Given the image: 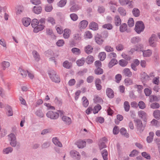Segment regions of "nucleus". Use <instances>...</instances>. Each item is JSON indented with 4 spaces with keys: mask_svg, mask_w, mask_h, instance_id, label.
<instances>
[{
    "mask_svg": "<svg viewBox=\"0 0 160 160\" xmlns=\"http://www.w3.org/2000/svg\"><path fill=\"white\" fill-rule=\"evenodd\" d=\"M153 115L154 117L157 119H160V111L157 109L153 112Z\"/></svg>",
    "mask_w": 160,
    "mask_h": 160,
    "instance_id": "nucleus-27",
    "label": "nucleus"
},
{
    "mask_svg": "<svg viewBox=\"0 0 160 160\" xmlns=\"http://www.w3.org/2000/svg\"><path fill=\"white\" fill-rule=\"evenodd\" d=\"M141 39L139 37H134L132 38L131 40V42L132 43L135 44L139 42Z\"/></svg>",
    "mask_w": 160,
    "mask_h": 160,
    "instance_id": "nucleus-39",
    "label": "nucleus"
},
{
    "mask_svg": "<svg viewBox=\"0 0 160 160\" xmlns=\"http://www.w3.org/2000/svg\"><path fill=\"white\" fill-rule=\"evenodd\" d=\"M156 35L154 34H152L150 38L149 39V43L150 45L152 47L155 46V44L153 42L156 37Z\"/></svg>",
    "mask_w": 160,
    "mask_h": 160,
    "instance_id": "nucleus-16",
    "label": "nucleus"
},
{
    "mask_svg": "<svg viewBox=\"0 0 160 160\" xmlns=\"http://www.w3.org/2000/svg\"><path fill=\"white\" fill-rule=\"evenodd\" d=\"M82 100L83 106L85 107H87L89 104V102L86 98L85 96L83 97L82 98Z\"/></svg>",
    "mask_w": 160,
    "mask_h": 160,
    "instance_id": "nucleus-34",
    "label": "nucleus"
},
{
    "mask_svg": "<svg viewBox=\"0 0 160 160\" xmlns=\"http://www.w3.org/2000/svg\"><path fill=\"white\" fill-rule=\"evenodd\" d=\"M101 153L104 160H107L108 152L107 150L106 149H104L102 151Z\"/></svg>",
    "mask_w": 160,
    "mask_h": 160,
    "instance_id": "nucleus-35",
    "label": "nucleus"
},
{
    "mask_svg": "<svg viewBox=\"0 0 160 160\" xmlns=\"http://www.w3.org/2000/svg\"><path fill=\"white\" fill-rule=\"evenodd\" d=\"M63 66L64 68L69 69L71 67L72 64L69 62L68 61H66L63 62Z\"/></svg>",
    "mask_w": 160,
    "mask_h": 160,
    "instance_id": "nucleus-40",
    "label": "nucleus"
},
{
    "mask_svg": "<svg viewBox=\"0 0 160 160\" xmlns=\"http://www.w3.org/2000/svg\"><path fill=\"white\" fill-rule=\"evenodd\" d=\"M85 62V58H82L80 59L77 60L76 62V63L78 66L80 67L83 66Z\"/></svg>",
    "mask_w": 160,
    "mask_h": 160,
    "instance_id": "nucleus-29",
    "label": "nucleus"
},
{
    "mask_svg": "<svg viewBox=\"0 0 160 160\" xmlns=\"http://www.w3.org/2000/svg\"><path fill=\"white\" fill-rule=\"evenodd\" d=\"M46 33L47 35L50 37H52L53 35L52 30L51 28H47L46 29Z\"/></svg>",
    "mask_w": 160,
    "mask_h": 160,
    "instance_id": "nucleus-47",
    "label": "nucleus"
},
{
    "mask_svg": "<svg viewBox=\"0 0 160 160\" xmlns=\"http://www.w3.org/2000/svg\"><path fill=\"white\" fill-rule=\"evenodd\" d=\"M127 25L125 23H123L120 26L119 30L121 32H124L125 31H126L127 32H130V29H127Z\"/></svg>",
    "mask_w": 160,
    "mask_h": 160,
    "instance_id": "nucleus-7",
    "label": "nucleus"
},
{
    "mask_svg": "<svg viewBox=\"0 0 160 160\" xmlns=\"http://www.w3.org/2000/svg\"><path fill=\"white\" fill-rule=\"evenodd\" d=\"M62 120L66 124L68 125L71 124L72 122L71 118L66 116H63L62 117Z\"/></svg>",
    "mask_w": 160,
    "mask_h": 160,
    "instance_id": "nucleus-15",
    "label": "nucleus"
},
{
    "mask_svg": "<svg viewBox=\"0 0 160 160\" xmlns=\"http://www.w3.org/2000/svg\"><path fill=\"white\" fill-rule=\"evenodd\" d=\"M9 139L10 141V144L13 147H17V148L19 149L20 147L19 143L17 144V141L15 135L13 133H11L8 135Z\"/></svg>",
    "mask_w": 160,
    "mask_h": 160,
    "instance_id": "nucleus-3",
    "label": "nucleus"
},
{
    "mask_svg": "<svg viewBox=\"0 0 160 160\" xmlns=\"http://www.w3.org/2000/svg\"><path fill=\"white\" fill-rule=\"evenodd\" d=\"M94 61V58L91 55H89L86 58L85 61L88 64L92 63Z\"/></svg>",
    "mask_w": 160,
    "mask_h": 160,
    "instance_id": "nucleus-24",
    "label": "nucleus"
},
{
    "mask_svg": "<svg viewBox=\"0 0 160 160\" xmlns=\"http://www.w3.org/2000/svg\"><path fill=\"white\" fill-rule=\"evenodd\" d=\"M134 88H137V92L139 93H141L142 90L143 89L142 86L139 85H135L134 86Z\"/></svg>",
    "mask_w": 160,
    "mask_h": 160,
    "instance_id": "nucleus-45",
    "label": "nucleus"
},
{
    "mask_svg": "<svg viewBox=\"0 0 160 160\" xmlns=\"http://www.w3.org/2000/svg\"><path fill=\"white\" fill-rule=\"evenodd\" d=\"M142 155L144 158L150 160L151 159V156L149 154L146 152H143L142 153Z\"/></svg>",
    "mask_w": 160,
    "mask_h": 160,
    "instance_id": "nucleus-62",
    "label": "nucleus"
},
{
    "mask_svg": "<svg viewBox=\"0 0 160 160\" xmlns=\"http://www.w3.org/2000/svg\"><path fill=\"white\" fill-rule=\"evenodd\" d=\"M128 63V61L125 59H121L119 61L118 63L122 67H125L127 65Z\"/></svg>",
    "mask_w": 160,
    "mask_h": 160,
    "instance_id": "nucleus-31",
    "label": "nucleus"
},
{
    "mask_svg": "<svg viewBox=\"0 0 160 160\" xmlns=\"http://www.w3.org/2000/svg\"><path fill=\"white\" fill-rule=\"evenodd\" d=\"M10 65L9 62H8L3 61L2 63V65L3 70H5L6 68H8Z\"/></svg>",
    "mask_w": 160,
    "mask_h": 160,
    "instance_id": "nucleus-43",
    "label": "nucleus"
},
{
    "mask_svg": "<svg viewBox=\"0 0 160 160\" xmlns=\"http://www.w3.org/2000/svg\"><path fill=\"white\" fill-rule=\"evenodd\" d=\"M47 21L49 23L52 24V25H53L55 24V21L54 19L52 17H48L47 19Z\"/></svg>",
    "mask_w": 160,
    "mask_h": 160,
    "instance_id": "nucleus-49",
    "label": "nucleus"
},
{
    "mask_svg": "<svg viewBox=\"0 0 160 160\" xmlns=\"http://www.w3.org/2000/svg\"><path fill=\"white\" fill-rule=\"evenodd\" d=\"M101 61L104 60L106 58V54L104 52H100L98 55Z\"/></svg>",
    "mask_w": 160,
    "mask_h": 160,
    "instance_id": "nucleus-44",
    "label": "nucleus"
},
{
    "mask_svg": "<svg viewBox=\"0 0 160 160\" xmlns=\"http://www.w3.org/2000/svg\"><path fill=\"white\" fill-rule=\"evenodd\" d=\"M144 28V24L142 21H139L136 22L134 30L138 34H140L143 32Z\"/></svg>",
    "mask_w": 160,
    "mask_h": 160,
    "instance_id": "nucleus-4",
    "label": "nucleus"
},
{
    "mask_svg": "<svg viewBox=\"0 0 160 160\" xmlns=\"http://www.w3.org/2000/svg\"><path fill=\"white\" fill-rule=\"evenodd\" d=\"M159 107V104L157 102L153 103L150 105V108L153 109L158 108Z\"/></svg>",
    "mask_w": 160,
    "mask_h": 160,
    "instance_id": "nucleus-50",
    "label": "nucleus"
},
{
    "mask_svg": "<svg viewBox=\"0 0 160 160\" xmlns=\"http://www.w3.org/2000/svg\"><path fill=\"white\" fill-rule=\"evenodd\" d=\"M79 9V7L77 5H73L70 8V10L71 12H75L76 11L78 10Z\"/></svg>",
    "mask_w": 160,
    "mask_h": 160,
    "instance_id": "nucleus-46",
    "label": "nucleus"
},
{
    "mask_svg": "<svg viewBox=\"0 0 160 160\" xmlns=\"http://www.w3.org/2000/svg\"><path fill=\"white\" fill-rule=\"evenodd\" d=\"M122 74L123 75L128 77H131L132 75V72L128 68H125L122 71Z\"/></svg>",
    "mask_w": 160,
    "mask_h": 160,
    "instance_id": "nucleus-8",
    "label": "nucleus"
},
{
    "mask_svg": "<svg viewBox=\"0 0 160 160\" xmlns=\"http://www.w3.org/2000/svg\"><path fill=\"white\" fill-rule=\"evenodd\" d=\"M33 56L35 58V60L38 62L40 59V56L39 53L35 50H34L32 52Z\"/></svg>",
    "mask_w": 160,
    "mask_h": 160,
    "instance_id": "nucleus-23",
    "label": "nucleus"
},
{
    "mask_svg": "<svg viewBox=\"0 0 160 160\" xmlns=\"http://www.w3.org/2000/svg\"><path fill=\"white\" fill-rule=\"evenodd\" d=\"M102 28H107L108 30H111L113 28V26L111 24L107 23L103 25Z\"/></svg>",
    "mask_w": 160,
    "mask_h": 160,
    "instance_id": "nucleus-48",
    "label": "nucleus"
},
{
    "mask_svg": "<svg viewBox=\"0 0 160 160\" xmlns=\"http://www.w3.org/2000/svg\"><path fill=\"white\" fill-rule=\"evenodd\" d=\"M128 26L132 27L134 26V22L132 18H130L128 20Z\"/></svg>",
    "mask_w": 160,
    "mask_h": 160,
    "instance_id": "nucleus-59",
    "label": "nucleus"
},
{
    "mask_svg": "<svg viewBox=\"0 0 160 160\" xmlns=\"http://www.w3.org/2000/svg\"><path fill=\"white\" fill-rule=\"evenodd\" d=\"M138 105L139 108L141 109H143L146 108L145 104L142 101H140L139 102Z\"/></svg>",
    "mask_w": 160,
    "mask_h": 160,
    "instance_id": "nucleus-56",
    "label": "nucleus"
},
{
    "mask_svg": "<svg viewBox=\"0 0 160 160\" xmlns=\"http://www.w3.org/2000/svg\"><path fill=\"white\" fill-rule=\"evenodd\" d=\"M122 76L121 74H117L115 77V79H116V82L117 83L120 82V81L121 80Z\"/></svg>",
    "mask_w": 160,
    "mask_h": 160,
    "instance_id": "nucleus-58",
    "label": "nucleus"
},
{
    "mask_svg": "<svg viewBox=\"0 0 160 160\" xmlns=\"http://www.w3.org/2000/svg\"><path fill=\"white\" fill-rule=\"evenodd\" d=\"M134 121L135 123L137 131L139 133L141 134L144 129L145 125L144 124L143 125L142 121L139 119H134Z\"/></svg>",
    "mask_w": 160,
    "mask_h": 160,
    "instance_id": "nucleus-1",
    "label": "nucleus"
},
{
    "mask_svg": "<svg viewBox=\"0 0 160 160\" xmlns=\"http://www.w3.org/2000/svg\"><path fill=\"white\" fill-rule=\"evenodd\" d=\"M70 30L68 29H65L64 30L63 37L65 38H68L70 36Z\"/></svg>",
    "mask_w": 160,
    "mask_h": 160,
    "instance_id": "nucleus-33",
    "label": "nucleus"
},
{
    "mask_svg": "<svg viewBox=\"0 0 160 160\" xmlns=\"http://www.w3.org/2000/svg\"><path fill=\"white\" fill-rule=\"evenodd\" d=\"M121 23V20L118 15H116L114 18V23L117 26L120 25Z\"/></svg>",
    "mask_w": 160,
    "mask_h": 160,
    "instance_id": "nucleus-18",
    "label": "nucleus"
},
{
    "mask_svg": "<svg viewBox=\"0 0 160 160\" xmlns=\"http://www.w3.org/2000/svg\"><path fill=\"white\" fill-rule=\"evenodd\" d=\"M124 106L125 110L126 112H128L130 109V105L129 102L128 101H125L124 103Z\"/></svg>",
    "mask_w": 160,
    "mask_h": 160,
    "instance_id": "nucleus-51",
    "label": "nucleus"
},
{
    "mask_svg": "<svg viewBox=\"0 0 160 160\" xmlns=\"http://www.w3.org/2000/svg\"><path fill=\"white\" fill-rule=\"evenodd\" d=\"M46 115L48 118L56 120L58 118L59 114L58 112L50 111L47 112Z\"/></svg>",
    "mask_w": 160,
    "mask_h": 160,
    "instance_id": "nucleus-5",
    "label": "nucleus"
},
{
    "mask_svg": "<svg viewBox=\"0 0 160 160\" xmlns=\"http://www.w3.org/2000/svg\"><path fill=\"white\" fill-rule=\"evenodd\" d=\"M149 77L145 72L142 73L141 74V80L142 82H145Z\"/></svg>",
    "mask_w": 160,
    "mask_h": 160,
    "instance_id": "nucleus-21",
    "label": "nucleus"
},
{
    "mask_svg": "<svg viewBox=\"0 0 160 160\" xmlns=\"http://www.w3.org/2000/svg\"><path fill=\"white\" fill-rule=\"evenodd\" d=\"M88 24V22L86 20H82L80 23L79 26L81 29H83L87 26Z\"/></svg>",
    "mask_w": 160,
    "mask_h": 160,
    "instance_id": "nucleus-26",
    "label": "nucleus"
},
{
    "mask_svg": "<svg viewBox=\"0 0 160 160\" xmlns=\"http://www.w3.org/2000/svg\"><path fill=\"white\" fill-rule=\"evenodd\" d=\"M89 28L93 30H96L98 29V24L95 22H92L89 25Z\"/></svg>",
    "mask_w": 160,
    "mask_h": 160,
    "instance_id": "nucleus-20",
    "label": "nucleus"
},
{
    "mask_svg": "<svg viewBox=\"0 0 160 160\" xmlns=\"http://www.w3.org/2000/svg\"><path fill=\"white\" fill-rule=\"evenodd\" d=\"M6 109L8 111L7 114L8 116H12L13 115V112L11 107L9 105L6 106Z\"/></svg>",
    "mask_w": 160,
    "mask_h": 160,
    "instance_id": "nucleus-32",
    "label": "nucleus"
},
{
    "mask_svg": "<svg viewBox=\"0 0 160 160\" xmlns=\"http://www.w3.org/2000/svg\"><path fill=\"white\" fill-rule=\"evenodd\" d=\"M19 71L21 73V74L23 76V77H25L27 75V71H26L22 69L19 68Z\"/></svg>",
    "mask_w": 160,
    "mask_h": 160,
    "instance_id": "nucleus-63",
    "label": "nucleus"
},
{
    "mask_svg": "<svg viewBox=\"0 0 160 160\" xmlns=\"http://www.w3.org/2000/svg\"><path fill=\"white\" fill-rule=\"evenodd\" d=\"M132 13L134 16L138 17L140 15V11L137 8H134L132 11Z\"/></svg>",
    "mask_w": 160,
    "mask_h": 160,
    "instance_id": "nucleus-28",
    "label": "nucleus"
},
{
    "mask_svg": "<svg viewBox=\"0 0 160 160\" xmlns=\"http://www.w3.org/2000/svg\"><path fill=\"white\" fill-rule=\"evenodd\" d=\"M92 49L93 48L91 46L88 45L86 47L85 51L87 53L90 54L92 52Z\"/></svg>",
    "mask_w": 160,
    "mask_h": 160,
    "instance_id": "nucleus-41",
    "label": "nucleus"
},
{
    "mask_svg": "<svg viewBox=\"0 0 160 160\" xmlns=\"http://www.w3.org/2000/svg\"><path fill=\"white\" fill-rule=\"evenodd\" d=\"M44 27V26L42 24L38 25L36 27L34 28L33 32L37 33L39 31L43 30Z\"/></svg>",
    "mask_w": 160,
    "mask_h": 160,
    "instance_id": "nucleus-19",
    "label": "nucleus"
},
{
    "mask_svg": "<svg viewBox=\"0 0 160 160\" xmlns=\"http://www.w3.org/2000/svg\"><path fill=\"white\" fill-rule=\"evenodd\" d=\"M42 11V8L41 7L38 6H36L34 7L33 9V12L36 14H39Z\"/></svg>",
    "mask_w": 160,
    "mask_h": 160,
    "instance_id": "nucleus-17",
    "label": "nucleus"
},
{
    "mask_svg": "<svg viewBox=\"0 0 160 160\" xmlns=\"http://www.w3.org/2000/svg\"><path fill=\"white\" fill-rule=\"evenodd\" d=\"M35 114L38 116L42 118L44 116V114L41 110H38L35 113Z\"/></svg>",
    "mask_w": 160,
    "mask_h": 160,
    "instance_id": "nucleus-57",
    "label": "nucleus"
},
{
    "mask_svg": "<svg viewBox=\"0 0 160 160\" xmlns=\"http://www.w3.org/2000/svg\"><path fill=\"white\" fill-rule=\"evenodd\" d=\"M86 142L82 140H79L77 142L76 145L79 148H84L86 145Z\"/></svg>",
    "mask_w": 160,
    "mask_h": 160,
    "instance_id": "nucleus-14",
    "label": "nucleus"
},
{
    "mask_svg": "<svg viewBox=\"0 0 160 160\" xmlns=\"http://www.w3.org/2000/svg\"><path fill=\"white\" fill-rule=\"evenodd\" d=\"M95 73L97 75H99L102 74L103 73V70L100 68H97L95 71Z\"/></svg>",
    "mask_w": 160,
    "mask_h": 160,
    "instance_id": "nucleus-53",
    "label": "nucleus"
},
{
    "mask_svg": "<svg viewBox=\"0 0 160 160\" xmlns=\"http://www.w3.org/2000/svg\"><path fill=\"white\" fill-rule=\"evenodd\" d=\"M129 0H119V2L121 5H126L129 3Z\"/></svg>",
    "mask_w": 160,
    "mask_h": 160,
    "instance_id": "nucleus-61",
    "label": "nucleus"
},
{
    "mask_svg": "<svg viewBox=\"0 0 160 160\" xmlns=\"http://www.w3.org/2000/svg\"><path fill=\"white\" fill-rule=\"evenodd\" d=\"M101 36L97 34L95 37L96 42L99 45H101L104 41L101 38Z\"/></svg>",
    "mask_w": 160,
    "mask_h": 160,
    "instance_id": "nucleus-10",
    "label": "nucleus"
},
{
    "mask_svg": "<svg viewBox=\"0 0 160 160\" xmlns=\"http://www.w3.org/2000/svg\"><path fill=\"white\" fill-rule=\"evenodd\" d=\"M120 133L126 138H128L129 136V134L127 132L126 129L124 128H122L120 130Z\"/></svg>",
    "mask_w": 160,
    "mask_h": 160,
    "instance_id": "nucleus-25",
    "label": "nucleus"
},
{
    "mask_svg": "<svg viewBox=\"0 0 160 160\" xmlns=\"http://www.w3.org/2000/svg\"><path fill=\"white\" fill-rule=\"evenodd\" d=\"M118 11L120 14L122 16H125L126 12L125 10L122 7H120L118 9Z\"/></svg>",
    "mask_w": 160,
    "mask_h": 160,
    "instance_id": "nucleus-36",
    "label": "nucleus"
},
{
    "mask_svg": "<svg viewBox=\"0 0 160 160\" xmlns=\"http://www.w3.org/2000/svg\"><path fill=\"white\" fill-rule=\"evenodd\" d=\"M72 51L73 53L76 55H79L81 53L80 50L77 48H73L72 49Z\"/></svg>",
    "mask_w": 160,
    "mask_h": 160,
    "instance_id": "nucleus-54",
    "label": "nucleus"
},
{
    "mask_svg": "<svg viewBox=\"0 0 160 160\" xmlns=\"http://www.w3.org/2000/svg\"><path fill=\"white\" fill-rule=\"evenodd\" d=\"M50 78L52 80L56 83H59L60 81V79L55 71L51 70L48 72Z\"/></svg>",
    "mask_w": 160,
    "mask_h": 160,
    "instance_id": "nucleus-2",
    "label": "nucleus"
},
{
    "mask_svg": "<svg viewBox=\"0 0 160 160\" xmlns=\"http://www.w3.org/2000/svg\"><path fill=\"white\" fill-rule=\"evenodd\" d=\"M52 141L55 145L60 147H62V144L59 141L57 138L56 137L53 138L52 139Z\"/></svg>",
    "mask_w": 160,
    "mask_h": 160,
    "instance_id": "nucleus-22",
    "label": "nucleus"
},
{
    "mask_svg": "<svg viewBox=\"0 0 160 160\" xmlns=\"http://www.w3.org/2000/svg\"><path fill=\"white\" fill-rule=\"evenodd\" d=\"M152 54V52L151 50H147L143 52V55L144 57H148L151 56Z\"/></svg>",
    "mask_w": 160,
    "mask_h": 160,
    "instance_id": "nucleus-37",
    "label": "nucleus"
},
{
    "mask_svg": "<svg viewBox=\"0 0 160 160\" xmlns=\"http://www.w3.org/2000/svg\"><path fill=\"white\" fill-rule=\"evenodd\" d=\"M118 63L117 60L115 59H112L108 63V67L109 68H112L114 65L117 64Z\"/></svg>",
    "mask_w": 160,
    "mask_h": 160,
    "instance_id": "nucleus-30",
    "label": "nucleus"
},
{
    "mask_svg": "<svg viewBox=\"0 0 160 160\" xmlns=\"http://www.w3.org/2000/svg\"><path fill=\"white\" fill-rule=\"evenodd\" d=\"M101 107L99 104H97L95 106L93 110V113L94 114L98 113V111L100 110Z\"/></svg>",
    "mask_w": 160,
    "mask_h": 160,
    "instance_id": "nucleus-42",
    "label": "nucleus"
},
{
    "mask_svg": "<svg viewBox=\"0 0 160 160\" xmlns=\"http://www.w3.org/2000/svg\"><path fill=\"white\" fill-rule=\"evenodd\" d=\"M13 150V149L11 147H8L4 149L3 150V153L8 154L10 152H11Z\"/></svg>",
    "mask_w": 160,
    "mask_h": 160,
    "instance_id": "nucleus-55",
    "label": "nucleus"
},
{
    "mask_svg": "<svg viewBox=\"0 0 160 160\" xmlns=\"http://www.w3.org/2000/svg\"><path fill=\"white\" fill-rule=\"evenodd\" d=\"M31 20V19L28 18H23L22 20L23 25L25 27H28L30 24Z\"/></svg>",
    "mask_w": 160,
    "mask_h": 160,
    "instance_id": "nucleus-13",
    "label": "nucleus"
},
{
    "mask_svg": "<svg viewBox=\"0 0 160 160\" xmlns=\"http://www.w3.org/2000/svg\"><path fill=\"white\" fill-rule=\"evenodd\" d=\"M39 22L38 20L36 19H33L32 20L31 22V25L32 27L34 28L38 24Z\"/></svg>",
    "mask_w": 160,
    "mask_h": 160,
    "instance_id": "nucleus-52",
    "label": "nucleus"
},
{
    "mask_svg": "<svg viewBox=\"0 0 160 160\" xmlns=\"http://www.w3.org/2000/svg\"><path fill=\"white\" fill-rule=\"evenodd\" d=\"M138 114L140 118L142 119L144 121L146 122L147 114L144 111L141 110L138 112Z\"/></svg>",
    "mask_w": 160,
    "mask_h": 160,
    "instance_id": "nucleus-9",
    "label": "nucleus"
},
{
    "mask_svg": "<svg viewBox=\"0 0 160 160\" xmlns=\"http://www.w3.org/2000/svg\"><path fill=\"white\" fill-rule=\"evenodd\" d=\"M106 94L108 97L112 98L114 97V93L113 91L110 88H108L106 90Z\"/></svg>",
    "mask_w": 160,
    "mask_h": 160,
    "instance_id": "nucleus-12",
    "label": "nucleus"
},
{
    "mask_svg": "<svg viewBox=\"0 0 160 160\" xmlns=\"http://www.w3.org/2000/svg\"><path fill=\"white\" fill-rule=\"evenodd\" d=\"M67 0H61L58 3V6L60 7H62L66 4Z\"/></svg>",
    "mask_w": 160,
    "mask_h": 160,
    "instance_id": "nucleus-60",
    "label": "nucleus"
},
{
    "mask_svg": "<svg viewBox=\"0 0 160 160\" xmlns=\"http://www.w3.org/2000/svg\"><path fill=\"white\" fill-rule=\"evenodd\" d=\"M140 64V62L138 59H135L134 60V62L131 64V66L132 68L134 71L137 70L136 67Z\"/></svg>",
    "mask_w": 160,
    "mask_h": 160,
    "instance_id": "nucleus-11",
    "label": "nucleus"
},
{
    "mask_svg": "<svg viewBox=\"0 0 160 160\" xmlns=\"http://www.w3.org/2000/svg\"><path fill=\"white\" fill-rule=\"evenodd\" d=\"M124 82L126 86H128L133 84V81L131 79L128 78L124 80Z\"/></svg>",
    "mask_w": 160,
    "mask_h": 160,
    "instance_id": "nucleus-38",
    "label": "nucleus"
},
{
    "mask_svg": "<svg viewBox=\"0 0 160 160\" xmlns=\"http://www.w3.org/2000/svg\"><path fill=\"white\" fill-rule=\"evenodd\" d=\"M70 155L73 159L79 160L80 158V155L78 152L75 150H72L70 152Z\"/></svg>",
    "mask_w": 160,
    "mask_h": 160,
    "instance_id": "nucleus-6",
    "label": "nucleus"
},
{
    "mask_svg": "<svg viewBox=\"0 0 160 160\" xmlns=\"http://www.w3.org/2000/svg\"><path fill=\"white\" fill-rule=\"evenodd\" d=\"M144 92L146 96H149L151 94L152 91L148 88H146L144 90Z\"/></svg>",
    "mask_w": 160,
    "mask_h": 160,
    "instance_id": "nucleus-64",
    "label": "nucleus"
}]
</instances>
